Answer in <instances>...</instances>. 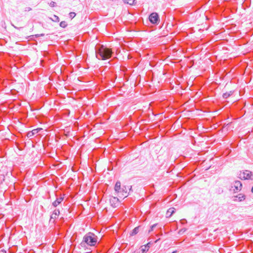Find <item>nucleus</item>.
Masks as SVG:
<instances>
[{
    "label": "nucleus",
    "mask_w": 253,
    "mask_h": 253,
    "mask_svg": "<svg viewBox=\"0 0 253 253\" xmlns=\"http://www.w3.org/2000/svg\"><path fill=\"white\" fill-rule=\"evenodd\" d=\"M148 251V247L142 246L139 253H146Z\"/></svg>",
    "instance_id": "15"
},
{
    "label": "nucleus",
    "mask_w": 253,
    "mask_h": 253,
    "mask_svg": "<svg viewBox=\"0 0 253 253\" xmlns=\"http://www.w3.org/2000/svg\"><path fill=\"white\" fill-rule=\"evenodd\" d=\"M49 5L51 6V7H54L56 6V2H54V1H51L50 2V3H49Z\"/></svg>",
    "instance_id": "20"
},
{
    "label": "nucleus",
    "mask_w": 253,
    "mask_h": 253,
    "mask_svg": "<svg viewBox=\"0 0 253 253\" xmlns=\"http://www.w3.org/2000/svg\"><path fill=\"white\" fill-rule=\"evenodd\" d=\"M41 129H42V128H41L34 129L32 131H29L28 132L27 136L28 137H31L33 136L35 134L38 133Z\"/></svg>",
    "instance_id": "11"
},
{
    "label": "nucleus",
    "mask_w": 253,
    "mask_h": 253,
    "mask_svg": "<svg viewBox=\"0 0 253 253\" xmlns=\"http://www.w3.org/2000/svg\"><path fill=\"white\" fill-rule=\"evenodd\" d=\"M233 187L235 188V189L233 190L234 192H235V190L237 191H240L242 187V184L240 181L236 180L233 184V186L232 187Z\"/></svg>",
    "instance_id": "9"
},
{
    "label": "nucleus",
    "mask_w": 253,
    "mask_h": 253,
    "mask_svg": "<svg viewBox=\"0 0 253 253\" xmlns=\"http://www.w3.org/2000/svg\"><path fill=\"white\" fill-rule=\"evenodd\" d=\"M51 20L54 22H59L60 20V19L58 16H57L56 15H54L53 18H52Z\"/></svg>",
    "instance_id": "17"
},
{
    "label": "nucleus",
    "mask_w": 253,
    "mask_h": 253,
    "mask_svg": "<svg viewBox=\"0 0 253 253\" xmlns=\"http://www.w3.org/2000/svg\"><path fill=\"white\" fill-rule=\"evenodd\" d=\"M115 191L118 193V196L120 197H126L128 195L127 192V189L126 186H121L120 181H118L116 182L114 188Z\"/></svg>",
    "instance_id": "3"
},
{
    "label": "nucleus",
    "mask_w": 253,
    "mask_h": 253,
    "mask_svg": "<svg viewBox=\"0 0 253 253\" xmlns=\"http://www.w3.org/2000/svg\"><path fill=\"white\" fill-rule=\"evenodd\" d=\"M59 214H60V211L58 209L54 210L50 215L49 222H52L54 223L55 222V220L56 219L58 218Z\"/></svg>",
    "instance_id": "6"
},
{
    "label": "nucleus",
    "mask_w": 253,
    "mask_h": 253,
    "mask_svg": "<svg viewBox=\"0 0 253 253\" xmlns=\"http://www.w3.org/2000/svg\"><path fill=\"white\" fill-rule=\"evenodd\" d=\"M251 191H252V192L253 193V187H252V190H251Z\"/></svg>",
    "instance_id": "27"
},
{
    "label": "nucleus",
    "mask_w": 253,
    "mask_h": 253,
    "mask_svg": "<svg viewBox=\"0 0 253 253\" xmlns=\"http://www.w3.org/2000/svg\"><path fill=\"white\" fill-rule=\"evenodd\" d=\"M171 253H176V251H173V252H172Z\"/></svg>",
    "instance_id": "25"
},
{
    "label": "nucleus",
    "mask_w": 253,
    "mask_h": 253,
    "mask_svg": "<svg viewBox=\"0 0 253 253\" xmlns=\"http://www.w3.org/2000/svg\"><path fill=\"white\" fill-rule=\"evenodd\" d=\"M149 20L152 24H158L160 21L159 15L156 12H153L149 15Z\"/></svg>",
    "instance_id": "4"
},
{
    "label": "nucleus",
    "mask_w": 253,
    "mask_h": 253,
    "mask_svg": "<svg viewBox=\"0 0 253 253\" xmlns=\"http://www.w3.org/2000/svg\"><path fill=\"white\" fill-rule=\"evenodd\" d=\"M111 205L113 208H116L119 204V200L118 198L113 197L110 200Z\"/></svg>",
    "instance_id": "8"
},
{
    "label": "nucleus",
    "mask_w": 253,
    "mask_h": 253,
    "mask_svg": "<svg viewBox=\"0 0 253 253\" xmlns=\"http://www.w3.org/2000/svg\"><path fill=\"white\" fill-rule=\"evenodd\" d=\"M240 178L244 179H253V174L252 172L249 170H245L240 174Z\"/></svg>",
    "instance_id": "5"
},
{
    "label": "nucleus",
    "mask_w": 253,
    "mask_h": 253,
    "mask_svg": "<svg viewBox=\"0 0 253 253\" xmlns=\"http://www.w3.org/2000/svg\"><path fill=\"white\" fill-rule=\"evenodd\" d=\"M139 227H140V226H137V227H136L135 228H134L132 230L131 233H130V235L134 236V235L137 234L139 231Z\"/></svg>",
    "instance_id": "14"
},
{
    "label": "nucleus",
    "mask_w": 253,
    "mask_h": 253,
    "mask_svg": "<svg viewBox=\"0 0 253 253\" xmlns=\"http://www.w3.org/2000/svg\"><path fill=\"white\" fill-rule=\"evenodd\" d=\"M67 24L66 22L64 21H61L60 23V26L62 28H65L67 27Z\"/></svg>",
    "instance_id": "18"
},
{
    "label": "nucleus",
    "mask_w": 253,
    "mask_h": 253,
    "mask_svg": "<svg viewBox=\"0 0 253 253\" xmlns=\"http://www.w3.org/2000/svg\"><path fill=\"white\" fill-rule=\"evenodd\" d=\"M246 199V195L244 194H239L238 195L234 196L233 201L234 202H242Z\"/></svg>",
    "instance_id": "7"
},
{
    "label": "nucleus",
    "mask_w": 253,
    "mask_h": 253,
    "mask_svg": "<svg viewBox=\"0 0 253 253\" xmlns=\"http://www.w3.org/2000/svg\"><path fill=\"white\" fill-rule=\"evenodd\" d=\"M64 198V197L62 196L59 198H57L56 200L52 203V206H53L54 208L56 207L57 206H58L61 203V202L63 201Z\"/></svg>",
    "instance_id": "10"
},
{
    "label": "nucleus",
    "mask_w": 253,
    "mask_h": 253,
    "mask_svg": "<svg viewBox=\"0 0 253 253\" xmlns=\"http://www.w3.org/2000/svg\"><path fill=\"white\" fill-rule=\"evenodd\" d=\"M175 209L174 208H170L169 209L166 213L167 217H170L175 212Z\"/></svg>",
    "instance_id": "12"
},
{
    "label": "nucleus",
    "mask_w": 253,
    "mask_h": 253,
    "mask_svg": "<svg viewBox=\"0 0 253 253\" xmlns=\"http://www.w3.org/2000/svg\"><path fill=\"white\" fill-rule=\"evenodd\" d=\"M98 237L94 233L88 232L84 235L83 241L80 244V248L86 251L90 250L89 247H94L97 243Z\"/></svg>",
    "instance_id": "1"
},
{
    "label": "nucleus",
    "mask_w": 253,
    "mask_h": 253,
    "mask_svg": "<svg viewBox=\"0 0 253 253\" xmlns=\"http://www.w3.org/2000/svg\"><path fill=\"white\" fill-rule=\"evenodd\" d=\"M28 10H31V8H28Z\"/></svg>",
    "instance_id": "29"
},
{
    "label": "nucleus",
    "mask_w": 253,
    "mask_h": 253,
    "mask_svg": "<svg viewBox=\"0 0 253 253\" xmlns=\"http://www.w3.org/2000/svg\"><path fill=\"white\" fill-rule=\"evenodd\" d=\"M233 93V91H230L229 92H226L223 94L222 97L224 99L228 98L229 96H230Z\"/></svg>",
    "instance_id": "13"
},
{
    "label": "nucleus",
    "mask_w": 253,
    "mask_h": 253,
    "mask_svg": "<svg viewBox=\"0 0 253 253\" xmlns=\"http://www.w3.org/2000/svg\"><path fill=\"white\" fill-rule=\"evenodd\" d=\"M157 225V224H154L152 225L150 227V229L148 231V233H150L151 231L154 230V227H155Z\"/></svg>",
    "instance_id": "19"
},
{
    "label": "nucleus",
    "mask_w": 253,
    "mask_h": 253,
    "mask_svg": "<svg viewBox=\"0 0 253 253\" xmlns=\"http://www.w3.org/2000/svg\"><path fill=\"white\" fill-rule=\"evenodd\" d=\"M125 3L129 4L130 5H133L134 4L135 0H123Z\"/></svg>",
    "instance_id": "16"
},
{
    "label": "nucleus",
    "mask_w": 253,
    "mask_h": 253,
    "mask_svg": "<svg viewBox=\"0 0 253 253\" xmlns=\"http://www.w3.org/2000/svg\"><path fill=\"white\" fill-rule=\"evenodd\" d=\"M144 246H147L148 247V249L149 250V248L150 247V243H148L146 245H144Z\"/></svg>",
    "instance_id": "23"
},
{
    "label": "nucleus",
    "mask_w": 253,
    "mask_h": 253,
    "mask_svg": "<svg viewBox=\"0 0 253 253\" xmlns=\"http://www.w3.org/2000/svg\"><path fill=\"white\" fill-rule=\"evenodd\" d=\"M44 36V34H37V35H35V36L37 38V37H39L40 36Z\"/></svg>",
    "instance_id": "22"
},
{
    "label": "nucleus",
    "mask_w": 253,
    "mask_h": 253,
    "mask_svg": "<svg viewBox=\"0 0 253 253\" xmlns=\"http://www.w3.org/2000/svg\"><path fill=\"white\" fill-rule=\"evenodd\" d=\"M28 10H31V8H28Z\"/></svg>",
    "instance_id": "28"
},
{
    "label": "nucleus",
    "mask_w": 253,
    "mask_h": 253,
    "mask_svg": "<svg viewBox=\"0 0 253 253\" xmlns=\"http://www.w3.org/2000/svg\"><path fill=\"white\" fill-rule=\"evenodd\" d=\"M131 188H132V186H130V188H129V190H130V191L131 190Z\"/></svg>",
    "instance_id": "26"
},
{
    "label": "nucleus",
    "mask_w": 253,
    "mask_h": 253,
    "mask_svg": "<svg viewBox=\"0 0 253 253\" xmlns=\"http://www.w3.org/2000/svg\"><path fill=\"white\" fill-rule=\"evenodd\" d=\"M96 57L99 60H105L112 57L113 51L111 49L103 45H98L95 47Z\"/></svg>",
    "instance_id": "2"
},
{
    "label": "nucleus",
    "mask_w": 253,
    "mask_h": 253,
    "mask_svg": "<svg viewBox=\"0 0 253 253\" xmlns=\"http://www.w3.org/2000/svg\"><path fill=\"white\" fill-rule=\"evenodd\" d=\"M0 253H6V251L4 250L0 251Z\"/></svg>",
    "instance_id": "24"
},
{
    "label": "nucleus",
    "mask_w": 253,
    "mask_h": 253,
    "mask_svg": "<svg viewBox=\"0 0 253 253\" xmlns=\"http://www.w3.org/2000/svg\"><path fill=\"white\" fill-rule=\"evenodd\" d=\"M70 16L72 18H74L76 16V13L73 12H71L70 13Z\"/></svg>",
    "instance_id": "21"
}]
</instances>
